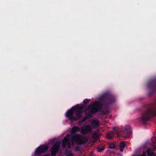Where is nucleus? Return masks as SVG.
<instances>
[{"mask_svg":"<svg viewBox=\"0 0 156 156\" xmlns=\"http://www.w3.org/2000/svg\"><path fill=\"white\" fill-rule=\"evenodd\" d=\"M99 108V106L98 104L95 103L94 104L91 108V113H94L96 112Z\"/></svg>","mask_w":156,"mask_h":156,"instance_id":"7","label":"nucleus"},{"mask_svg":"<svg viewBox=\"0 0 156 156\" xmlns=\"http://www.w3.org/2000/svg\"><path fill=\"white\" fill-rule=\"evenodd\" d=\"M113 136V133L112 132H109L107 135V138L108 139H111Z\"/></svg>","mask_w":156,"mask_h":156,"instance_id":"11","label":"nucleus"},{"mask_svg":"<svg viewBox=\"0 0 156 156\" xmlns=\"http://www.w3.org/2000/svg\"><path fill=\"white\" fill-rule=\"evenodd\" d=\"M89 101V100L87 99H85L83 101V102L85 103H87Z\"/></svg>","mask_w":156,"mask_h":156,"instance_id":"17","label":"nucleus"},{"mask_svg":"<svg viewBox=\"0 0 156 156\" xmlns=\"http://www.w3.org/2000/svg\"><path fill=\"white\" fill-rule=\"evenodd\" d=\"M79 129L76 127H74L72 129V145H74L76 143L77 144H83L85 143L87 141V139L84 137H81L76 134V133L78 131Z\"/></svg>","mask_w":156,"mask_h":156,"instance_id":"1","label":"nucleus"},{"mask_svg":"<svg viewBox=\"0 0 156 156\" xmlns=\"http://www.w3.org/2000/svg\"><path fill=\"white\" fill-rule=\"evenodd\" d=\"M132 156H146V152H144L143 153L142 155L141 156H140L138 155H134Z\"/></svg>","mask_w":156,"mask_h":156,"instance_id":"15","label":"nucleus"},{"mask_svg":"<svg viewBox=\"0 0 156 156\" xmlns=\"http://www.w3.org/2000/svg\"><path fill=\"white\" fill-rule=\"evenodd\" d=\"M147 152L148 156H155V155L150 149L147 150Z\"/></svg>","mask_w":156,"mask_h":156,"instance_id":"10","label":"nucleus"},{"mask_svg":"<svg viewBox=\"0 0 156 156\" xmlns=\"http://www.w3.org/2000/svg\"><path fill=\"white\" fill-rule=\"evenodd\" d=\"M152 149L153 150H155L156 149V147H154L152 148Z\"/></svg>","mask_w":156,"mask_h":156,"instance_id":"18","label":"nucleus"},{"mask_svg":"<svg viewBox=\"0 0 156 156\" xmlns=\"http://www.w3.org/2000/svg\"><path fill=\"white\" fill-rule=\"evenodd\" d=\"M125 146V145L124 142H122L119 145L120 150L121 151H123V148Z\"/></svg>","mask_w":156,"mask_h":156,"instance_id":"9","label":"nucleus"},{"mask_svg":"<svg viewBox=\"0 0 156 156\" xmlns=\"http://www.w3.org/2000/svg\"><path fill=\"white\" fill-rule=\"evenodd\" d=\"M59 146V144H56L53 146L52 148L51 151V155L52 156H54L56 154V152L58 150Z\"/></svg>","mask_w":156,"mask_h":156,"instance_id":"5","label":"nucleus"},{"mask_svg":"<svg viewBox=\"0 0 156 156\" xmlns=\"http://www.w3.org/2000/svg\"><path fill=\"white\" fill-rule=\"evenodd\" d=\"M124 133L126 134H129L131 133V130L130 127L129 126H126L124 129Z\"/></svg>","mask_w":156,"mask_h":156,"instance_id":"8","label":"nucleus"},{"mask_svg":"<svg viewBox=\"0 0 156 156\" xmlns=\"http://www.w3.org/2000/svg\"><path fill=\"white\" fill-rule=\"evenodd\" d=\"M66 155V156H73V154L70 152H67Z\"/></svg>","mask_w":156,"mask_h":156,"instance_id":"13","label":"nucleus"},{"mask_svg":"<svg viewBox=\"0 0 156 156\" xmlns=\"http://www.w3.org/2000/svg\"><path fill=\"white\" fill-rule=\"evenodd\" d=\"M91 127L89 126H87L83 127L81 129V132L83 133H86L91 130Z\"/></svg>","mask_w":156,"mask_h":156,"instance_id":"6","label":"nucleus"},{"mask_svg":"<svg viewBox=\"0 0 156 156\" xmlns=\"http://www.w3.org/2000/svg\"><path fill=\"white\" fill-rule=\"evenodd\" d=\"M76 112V118L77 119H80L82 116L81 113H82V111L81 109H79L78 108H72L67 112L66 116L71 119H75L73 117V115L74 112Z\"/></svg>","mask_w":156,"mask_h":156,"instance_id":"2","label":"nucleus"},{"mask_svg":"<svg viewBox=\"0 0 156 156\" xmlns=\"http://www.w3.org/2000/svg\"><path fill=\"white\" fill-rule=\"evenodd\" d=\"M115 146L114 144H112L110 145L109 148L112 149L114 148L115 147Z\"/></svg>","mask_w":156,"mask_h":156,"instance_id":"12","label":"nucleus"},{"mask_svg":"<svg viewBox=\"0 0 156 156\" xmlns=\"http://www.w3.org/2000/svg\"><path fill=\"white\" fill-rule=\"evenodd\" d=\"M69 137L70 136L69 135H67L64 138L62 143V145L64 147H70V145L69 140Z\"/></svg>","mask_w":156,"mask_h":156,"instance_id":"4","label":"nucleus"},{"mask_svg":"<svg viewBox=\"0 0 156 156\" xmlns=\"http://www.w3.org/2000/svg\"><path fill=\"white\" fill-rule=\"evenodd\" d=\"M104 149V148H98V152H100L102 151Z\"/></svg>","mask_w":156,"mask_h":156,"instance_id":"16","label":"nucleus"},{"mask_svg":"<svg viewBox=\"0 0 156 156\" xmlns=\"http://www.w3.org/2000/svg\"><path fill=\"white\" fill-rule=\"evenodd\" d=\"M48 147L47 145L41 146L39 147L35 152L34 156H38L48 150Z\"/></svg>","mask_w":156,"mask_h":156,"instance_id":"3","label":"nucleus"},{"mask_svg":"<svg viewBox=\"0 0 156 156\" xmlns=\"http://www.w3.org/2000/svg\"><path fill=\"white\" fill-rule=\"evenodd\" d=\"M118 155H120L121 156H122V154H118Z\"/></svg>","mask_w":156,"mask_h":156,"instance_id":"19","label":"nucleus"},{"mask_svg":"<svg viewBox=\"0 0 156 156\" xmlns=\"http://www.w3.org/2000/svg\"><path fill=\"white\" fill-rule=\"evenodd\" d=\"M113 129L115 132V133L116 134L117 133H118V130L117 128H113Z\"/></svg>","mask_w":156,"mask_h":156,"instance_id":"14","label":"nucleus"},{"mask_svg":"<svg viewBox=\"0 0 156 156\" xmlns=\"http://www.w3.org/2000/svg\"><path fill=\"white\" fill-rule=\"evenodd\" d=\"M124 137H128V136H124Z\"/></svg>","mask_w":156,"mask_h":156,"instance_id":"20","label":"nucleus"}]
</instances>
